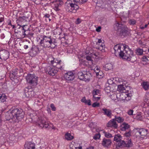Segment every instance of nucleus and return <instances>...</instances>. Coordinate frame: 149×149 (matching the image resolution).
<instances>
[{"instance_id":"33","label":"nucleus","mask_w":149,"mask_h":149,"mask_svg":"<svg viewBox=\"0 0 149 149\" xmlns=\"http://www.w3.org/2000/svg\"><path fill=\"white\" fill-rule=\"evenodd\" d=\"M92 57L87 56L86 57V59L89 63L90 65H91L93 64V60L92 59Z\"/></svg>"},{"instance_id":"41","label":"nucleus","mask_w":149,"mask_h":149,"mask_svg":"<svg viewBox=\"0 0 149 149\" xmlns=\"http://www.w3.org/2000/svg\"><path fill=\"white\" fill-rule=\"evenodd\" d=\"M84 74L81 72H79L78 73V76L80 80H82L84 78Z\"/></svg>"},{"instance_id":"34","label":"nucleus","mask_w":149,"mask_h":149,"mask_svg":"<svg viewBox=\"0 0 149 149\" xmlns=\"http://www.w3.org/2000/svg\"><path fill=\"white\" fill-rule=\"evenodd\" d=\"M81 101L82 102L84 103L85 104H87L88 105H91V101L90 100H86L85 97H83Z\"/></svg>"},{"instance_id":"59","label":"nucleus","mask_w":149,"mask_h":149,"mask_svg":"<svg viewBox=\"0 0 149 149\" xmlns=\"http://www.w3.org/2000/svg\"><path fill=\"white\" fill-rule=\"evenodd\" d=\"M71 145H70V149H77V147H75L73 145H72V147H71Z\"/></svg>"},{"instance_id":"45","label":"nucleus","mask_w":149,"mask_h":149,"mask_svg":"<svg viewBox=\"0 0 149 149\" xmlns=\"http://www.w3.org/2000/svg\"><path fill=\"white\" fill-rule=\"evenodd\" d=\"M50 16V15H49V14H47L45 15L44 17L46 18L45 19L46 21H47V22L48 21H50L51 20L49 18Z\"/></svg>"},{"instance_id":"26","label":"nucleus","mask_w":149,"mask_h":149,"mask_svg":"<svg viewBox=\"0 0 149 149\" xmlns=\"http://www.w3.org/2000/svg\"><path fill=\"white\" fill-rule=\"evenodd\" d=\"M91 75V74L89 72L87 73V72L84 74V78L82 79L83 80L85 81H89L90 80V78Z\"/></svg>"},{"instance_id":"10","label":"nucleus","mask_w":149,"mask_h":149,"mask_svg":"<svg viewBox=\"0 0 149 149\" xmlns=\"http://www.w3.org/2000/svg\"><path fill=\"white\" fill-rule=\"evenodd\" d=\"M5 117L7 120H12L13 122H16V120L15 118L12 110L8 111L5 113Z\"/></svg>"},{"instance_id":"62","label":"nucleus","mask_w":149,"mask_h":149,"mask_svg":"<svg viewBox=\"0 0 149 149\" xmlns=\"http://www.w3.org/2000/svg\"><path fill=\"white\" fill-rule=\"evenodd\" d=\"M3 18L2 17H1L0 18V22H2L3 21Z\"/></svg>"},{"instance_id":"56","label":"nucleus","mask_w":149,"mask_h":149,"mask_svg":"<svg viewBox=\"0 0 149 149\" xmlns=\"http://www.w3.org/2000/svg\"><path fill=\"white\" fill-rule=\"evenodd\" d=\"M79 3L82 4L86 2V1L84 0H79V1H77Z\"/></svg>"},{"instance_id":"54","label":"nucleus","mask_w":149,"mask_h":149,"mask_svg":"<svg viewBox=\"0 0 149 149\" xmlns=\"http://www.w3.org/2000/svg\"><path fill=\"white\" fill-rule=\"evenodd\" d=\"M81 22V20L80 19L78 18H77L76 20V21L75 22V23L76 24H78L80 23Z\"/></svg>"},{"instance_id":"19","label":"nucleus","mask_w":149,"mask_h":149,"mask_svg":"<svg viewBox=\"0 0 149 149\" xmlns=\"http://www.w3.org/2000/svg\"><path fill=\"white\" fill-rule=\"evenodd\" d=\"M39 50L38 47L35 46H33L31 49L30 51H29L30 54L32 56H36Z\"/></svg>"},{"instance_id":"49","label":"nucleus","mask_w":149,"mask_h":149,"mask_svg":"<svg viewBox=\"0 0 149 149\" xmlns=\"http://www.w3.org/2000/svg\"><path fill=\"white\" fill-rule=\"evenodd\" d=\"M100 106V104L99 103L95 102L92 104V107H99Z\"/></svg>"},{"instance_id":"58","label":"nucleus","mask_w":149,"mask_h":149,"mask_svg":"<svg viewBox=\"0 0 149 149\" xmlns=\"http://www.w3.org/2000/svg\"><path fill=\"white\" fill-rule=\"evenodd\" d=\"M101 27L99 26L96 29V31L97 32H100L101 31Z\"/></svg>"},{"instance_id":"60","label":"nucleus","mask_w":149,"mask_h":149,"mask_svg":"<svg viewBox=\"0 0 149 149\" xmlns=\"http://www.w3.org/2000/svg\"><path fill=\"white\" fill-rule=\"evenodd\" d=\"M97 56V55L95 54V53L93 54V55H92V57L93 58L95 57H96Z\"/></svg>"},{"instance_id":"63","label":"nucleus","mask_w":149,"mask_h":149,"mask_svg":"<svg viewBox=\"0 0 149 149\" xmlns=\"http://www.w3.org/2000/svg\"><path fill=\"white\" fill-rule=\"evenodd\" d=\"M26 18L25 17H23L21 18V19H24Z\"/></svg>"},{"instance_id":"5","label":"nucleus","mask_w":149,"mask_h":149,"mask_svg":"<svg viewBox=\"0 0 149 149\" xmlns=\"http://www.w3.org/2000/svg\"><path fill=\"white\" fill-rule=\"evenodd\" d=\"M38 77L35 74H29L26 77L27 82L33 86H36L38 84Z\"/></svg>"},{"instance_id":"15","label":"nucleus","mask_w":149,"mask_h":149,"mask_svg":"<svg viewBox=\"0 0 149 149\" xmlns=\"http://www.w3.org/2000/svg\"><path fill=\"white\" fill-rule=\"evenodd\" d=\"M111 143L112 141L110 139L104 138L102 140L101 144L104 147L108 148L111 146Z\"/></svg>"},{"instance_id":"35","label":"nucleus","mask_w":149,"mask_h":149,"mask_svg":"<svg viewBox=\"0 0 149 149\" xmlns=\"http://www.w3.org/2000/svg\"><path fill=\"white\" fill-rule=\"evenodd\" d=\"M122 137L119 134H116L115 136L114 140L116 142H118L121 140V138Z\"/></svg>"},{"instance_id":"1","label":"nucleus","mask_w":149,"mask_h":149,"mask_svg":"<svg viewBox=\"0 0 149 149\" xmlns=\"http://www.w3.org/2000/svg\"><path fill=\"white\" fill-rule=\"evenodd\" d=\"M115 53L118 54L123 59L134 62L136 60L135 56L133 54V51L131 49L127 48V45L125 44H117L114 47Z\"/></svg>"},{"instance_id":"46","label":"nucleus","mask_w":149,"mask_h":149,"mask_svg":"<svg viewBox=\"0 0 149 149\" xmlns=\"http://www.w3.org/2000/svg\"><path fill=\"white\" fill-rule=\"evenodd\" d=\"M19 26H18V25L16 26V29H15V33H18L19 32H22L21 29H18L17 28L19 27Z\"/></svg>"},{"instance_id":"20","label":"nucleus","mask_w":149,"mask_h":149,"mask_svg":"<svg viewBox=\"0 0 149 149\" xmlns=\"http://www.w3.org/2000/svg\"><path fill=\"white\" fill-rule=\"evenodd\" d=\"M98 44H101L100 46L99 47H97L96 48L99 49L102 52L104 51L105 45L102 42V40L101 39H99L98 42L96 43L97 45H98Z\"/></svg>"},{"instance_id":"17","label":"nucleus","mask_w":149,"mask_h":149,"mask_svg":"<svg viewBox=\"0 0 149 149\" xmlns=\"http://www.w3.org/2000/svg\"><path fill=\"white\" fill-rule=\"evenodd\" d=\"M64 77L67 80L71 81L74 79V76L72 72H68L65 74Z\"/></svg>"},{"instance_id":"39","label":"nucleus","mask_w":149,"mask_h":149,"mask_svg":"<svg viewBox=\"0 0 149 149\" xmlns=\"http://www.w3.org/2000/svg\"><path fill=\"white\" fill-rule=\"evenodd\" d=\"M61 29L59 28H57L54 31V34L55 35H60Z\"/></svg>"},{"instance_id":"37","label":"nucleus","mask_w":149,"mask_h":149,"mask_svg":"<svg viewBox=\"0 0 149 149\" xmlns=\"http://www.w3.org/2000/svg\"><path fill=\"white\" fill-rule=\"evenodd\" d=\"M112 65L110 63H107L105 65V68L107 70H111L112 68Z\"/></svg>"},{"instance_id":"9","label":"nucleus","mask_w":149,"mask_h":149,"mask_svg":"<svg viewBox=\"0 0 149 149\" xmlns=\"http://www.w3.org/2000/svg\"><path fill=\"white\" fill-rule=\"evenodd\" d=\"M79 8L77 5L73 3H68L65 6L66 10L69 12L75 13Z\"/></svg>"},{"instance_id":"2","label":"nucleus","mask_w":149,"mask_h":149,"mask_svg":"<svg viewBox=\"0 0 149 149\" xmlns=\"http://www.w3.org/2000/svg\"><path fill=\"white\" fill-rule=\"evenodd\" d=\"M30 122H35L36 125L40 127L45 128H49V123L45 120V119L41 117H38L35 113H31L30 115Z\"/></svg>"},{"instance_id":"14","label":"nucleus","mask_w":149,"mask_h":149,"mask_svg":"<svg viewBox=\"0 0 149 149\" xmlns=\"http://www.w3.org/2000/svg\"><path fill=\"white\" fill-rule=\"evenodd\" d=\"M0 55L1 59L5 61L6 60L9 56V53L8 51L4 49L0 51Z\"/></svg>"},{"instance_id":"64","label":"nucleus","mask_w":149,"mask_h":149,"mask_svg":"<svg viewBox=\"0 0 149 149\" xmlns=\"http://www.w3.org/2000/svg\"><path fill=\"white\" fill-rule=\"evenodd\" d=\"M94 148L93 147H91L89 148H88V149H93Z\"/></svg>"},{"instance_id":"30","label":"nucleus","mask_w":149,"mask_h":149,"mask_svg":"<svg viewBox=\"0 0 149 149\" xmlns=\"http://www.w3.org/2000/svg\"><path fill=\"white\" fill-rule=\"evenodd\" d=\"M142 87L145 90H147L149 88V82H143L142 84Z\"/></svg>"},{"instance_id":"40","label":"nucleus","mask_w":149,"mask_h":149,"mask_svg":"<svg viewBox=\"0 0 149 149\" xmlns=\"http://www.w3.org/2000/svg\"><path fill=\"white\" fill-rule=\"evenodd\" d=\"M115 121H117L118 123H120L122 122L123 120L120 117H117L116 116H115Z\"/></svg>"},{"instance_id":"43","label":"nucleus","mask_w":149,"mask_h":149,"mask_svg":"<svg viewBox=\"0 0 149 149\" xmlns=\"http://www.w3.org/2000/svg\"><path fill=\"white\" fill-rule=\"evenodd\" d=\"M81 63L84 66H88V65H90L89 63L87 61L83 60L81 61Z\"/></svg>"},{"instance_id":"51","label":"nucleus","mask_w":149,"mask_h":149,"mask_svg":"<svg viewBox=\"0 0 149 149\" xmlns=\"http://www.w3.org/2000/svg\"><path fill=\"white\" fill-rule=\"evenodd\" d=\"M143 59V61L146 62V63L147 62V61H148V59L147 57L146 56H143L142 58Z\"/></svg>"},{"instance_id":"38","label":"nucleus","mask_w":149,"mask_h":149,"mask_svg":"<svg viewBox=\"0 0 149 149\" xmlns=\"http://www.w3.org/2000/svg\"><path fill=\"white\" fill-rule=\"evenodd\" d=\"M103 133L104 134V136L107 138H109L113 137L112 134L109 132L103 131Z\"/></svg>"},{"instance_id":"23","label":"nucleus","mask_w":149,"mask_h":149,"mask_svg":"<svg viewBox=\"0 0 149 149\" xmlns=\"http://www.w3.org/2000/svg\"><path fill=\"white\" fill-rule=\"evenodd\" d=\"M53 60L51 61L50 63L54 67L56 66L57 65L59 64L61 62V61L60 60L54 58H53Z\"/></svg>"},{"instance_id":"28","label":"nucleus","mask_w":149,"mask_h":149,"mask_svg":"<svg viewBox=\"0 0 149 149\" xmlns=\"http://www.w3.org/2000/svg\"><path fill=\"white\" fill-rule=\"evenodd\" d=\"M118 142V143L117 146L118 147L121 148L126 147V143L123 140H121Z\"/></svg>"},{"instance_id":"21","label":"nucleus","mask_w":149,"mask_h":149,"mask_svg":"<svg viewBox=\"0 0 149 149\" xmlns=\"http://www.w3.org/2000/svg\"><path fill=\"white\" fill-rule=\"evenodd\" d=\"M107 126L108 127H113L115 128L117 127V125L114 119H113L109 121Z\"/></svg>"},{"instance_id":"11","label":"nucleus","mask_w":149,"mask_h":149,"mask_svg":"<svg viewBox=\"0 0 149 149\" xmlns=\"http://www.w3.org/2000/svg\"><path fill=\"white\" fill-rule=\"evenodd\" d=\"M45 70L47 73H48L49 75L51 76H54L57 72V70H56L54 67H51L50 66H48L46 67Z\"/></svg>"},{"instance_id":"36","label":"nucleus","mask_w":149,"mask_h":149,"mask_svg":"<svg viewBox=\"0 0 149 149\" xmlns=\"http://www.w3.org/2000/svg\"><path fill=\"white\" fill-rule=\"evenodd\" d=\"M136 53L137 55H141L143 54V49L140 48H137L136 50Z\"/></svg>"},{"instance_id":"3","label":"nucleus","mask_w":149,"mask_h":149,"mask_svg":"<svg viewBox=\"0 0 149 149\" xmlns=\"http://www.w3.org/2000/svg\"><path fill=\"white\" fill-rule=\"evenodd\" d=\"M56 42L55 39L44 36H43L42 39L41 40L40 44L44 48L50 47L51 48H54L56 45Z\"/></svg>"},{"instance_id":"47","label":"nucleus","mask_w":149,"mask_h":149,"mask_svg":"<svg viewBox=\"0 0 149 149\" xmlns=\"http://www.w3.org/2000/svg\"><path fill=\"white\" fill-rule=\"evenodd\" d=\"M22 35L24 36H28L29 33V30H27L26 31H22Z\"/></svg>"},{"instance_id":"24","label":"nucleus","mask_w":149,"mask_h":149,"mask_svg":"<svg viewBox=\"0 0 149 149\" xmlns=\"http://www.w3.org/2000/svg\"><path fill=\"white\" fill-rule=\"evenodd\" d=\"M130 128V126L127 123H123L121 126V130L122 131H126L128 130V131Z\"/></svg>"},{"instance_id":"32","label":"nucleus","mask_w":149,"mask_h":149,"mask_svg":"<svg viewBox=\"0 0 149 149\" xmlns=\"http://www.w3.org/2000/svg\"><path fill=\"white\" fill-rule=\"evenodd\" d=\"M65 138L68 140H71L73 139L74 137L70 133H67L65 134Z\"/></svg>"},{"instance_id":"16","label":"nucleus","mask_w":149,"mask_h":149,"mask_svg":"<svg viewBox=\"0 0 149 149\" xmlns=\"http://www.w3.org/2000/svg\"><path fill=\"white\" fill-rule=\"evenodd\" d=\"M52 3H53L54 5V9L56 11L59 10V7H60L63 3V1L60 0H55Z\"/></svg>"},{"instance_id":"4","label":"nucleus","mask_w":149,"mask_h":149,"mask_svg":"<svg viewBox=\"0 0 149 149\" xmlns=\"http://www.w3.org/2000/svg\"><path fill=\"white\" fill-rule=\"evenodd\" d=\"M115 29L117 31V33L122 37H124L127 35V28L121 24L116 23L114 25Z\"/></svg>"},{"instance_id":"13","label":"nucleus","mask_w":149,"mask_h":149,"mask_svg":"<svg viewBox=\"0 0 149 149\" xmlns=\"http://www.w3.org/2000/svg\"><path fill=\"white\" fill-rule=\"evenodd\" d=\"M26 97H31L34 96L35 93L31 88H26L24 89Z\"/></svg>"},{"instance_id":"7","label":"nucleus","mask_w":149,"mask_h":149,"mask_svg":"<svg viewBox=\"0 0 149 149\" xmlns=\"http://www.w3.org/2000/svg\"><path fill=\"white\" fill-rule=\"evenodd\" d=\"M17 69H15L11 71L9 73L10 79L12 81V83L13 85H16L19 81L17 79Z\"/></svg>"},{"instance_id":"50","label":"nucleus","mask_w":149,"mask_h":149,"mask_svg":"<svg viewBox=\"0 0 149 149\" xmlns=\"http://www.w3.org/2000/svg\"><path fill=\"white\" fill-rule=\"evenodd\" d=\"M100 98V97H96V96H93V100L94 101H97L99 100Z\"/></svg>"},{"instance_id":"8","label":"nucleus","mask_w":149,"mask_h":149,"mask_svg":"<svg viewBox=\"0 0 149 149\" xmlns=\"http://www.w3.org/2000/svg\"><path fill=\"white\" fill-rule=\"evenodd\" d=\"M117 90L119 92L123 93L122 94L120 95V96L124 95L125 97H128L130 98L131 96L132 95V94L131 93V91L126 90L123 85H122L118 86Z\"/></svg>"},{"instance_id":"22","label":"nucleus","mask_w":149,"mask_h":149,"mask_svg":"<svg viewBox=\"0 0 149 149\" xmlns=\"http://www.w3.org/2000/svg\"><path fill=\"white\" fill-rule=\"evenodd\" d=\"M102 110L103 111L104 114L110 118H111L112 115V111L109 109L103 108Z\"/></svg>"},{"instance_id":"42","label":"nucleus","mask_w":149,"mask_h":149,"mask_svg":"<svg viewBox=\"0 0 149 149\" xmlns=\"http://www.w3.org/2000/svg\"><path fill=\"white\" fill-rule=\"evenodd\" d=\"M100 136L101 135L100 134H96L93 137V139L95 140L98 139L100 138Z\"/></svg>"},{"instance_id":"25","label":"nucleus","mask_w":149,"mask_h":149,"mask_svg":"<svg viewBox=\"0 0 149 149\" xmlns=\"http://www.w3.org/2000/svg\"><path fill=\"white\" fill-rule=\"evenodd\" d=\"M33 46V45L32 42H30L29 41H27V42L24 45V48L25 49H26L29 48H30L31 49Z\"/></svg>"},{"instance_id":"57","label":"nucleus","mask_w":149,"mask_h":149,"mask_svg":"<svg viewBox=\"0 0 149 149\" xmlns=\"http://www.w3.org/2000/svg\"><path fill=\"white\" fill-rule=\"evenodd\" d=\"M50 107L51 108L52 110L53 111H55L56 110V108L55 107L54 104H51L50 105Z\"/></svg>"},{"instance_id":"31","label":"nucleus","mask_w":149,"mask_h":149,"mask_svg":"<svg viewBox=\"0 0 149 149\" xmlns=\"http://www.w3.org/2000/svg\"><path fill=\"white\" fill-rule=\"evenodd\" d=\"M6 97L5 94L0 93V102H4L6 101Z\"/></svg>"},{"instance_id":"61","label":"nucleus","mask_w":149,"mask_h":149,"mask_svg":"<svg viewBox=\"0 0 149 149\" xmlns=\"http://www.w3.org/2000/svg\"><path fill=\"white\" fill-rule=\"evenodd\" d=\"M33 33H31L30 32H29V34L28 36H33Z\"/></svg>"},{"instance_id":"52","label":"nucleus","mask_w":149,"mask_h":149,"mask_svg":"<svg viewBox=\"0 0 149 149\" xmlns=\"http://www.w3.org/2000/svg\"><path fill=\"white\" fill-rule=\"evenodd\" d=\"M133 110H130L127 112L128 114L130 115H133Z\"/></svg>"},{"instance_id":"44","label":"nucleus","mask_w":149,"mask_h":149,"mask_svg":"<svg viewBox=\"0 0 149 149\" xmlns=\"http://www.w3.org/2000/svg\"><path fill=\"white\" fill-rule=\"evenodd\" d=\"M130 130H129L128 132H126L124 134V136L126 137H128L131 135V132Z\"/></svg>"},{"instance_id":"29","label":"nucleus","mask_w":149,"mask_h":149,"mask_svg":"<svg viewBox=\"0 0 149 149\" xmlns=\"http://www.w3.org/2000/svg\"><path fill=\"white\" fill-rule=\"evenodd\" d=\"M17 28L19 29H21L22 32V31H26L27 30H29L28 26L27 25H24L22 26L19 25V27Z\"/></svg>"},{"instance_id":"48","label":"nucleus","mask_w":149,"mask_h":149,"mask_svg":"<svg viewBox=\"0 0 149 149\" xmlns=\"http://www.w3.org/2000/svg\"><path fill=\"white\" fill-rule=\"evenodd\" d=\"M131 146V140H129L127 142V143H126V147H129Z\"/></svg>"},{"instance_id":"53","label":"nucleus","mask_w":149,"mask_h":149,"mask_svg":"<svg viewBox=\"0 0 149 149\" xmlns=\"http://www.w3.org/2000/svg\"><path fill=\"white\" fill-rule=\"evenodd\" d=\"M136 23L135 20H130V24H134Z\"/></svg>"},{"instance_id":"6","label":"nucleus","mask_w":149,"mask_h":149,"mask_svg":"<svg viewBox=\"0 0 149 149\" xmlns=\"http://www.w3.org/2000/svg\"><path fill=\"white\" fill-rule=\"evenodd\" d=\"M12 111L16 122L21 120L24 117V113L22 109H14Z\"/></svg>"},{"instance_id":"12","label":"nucleus","mask_w":149,"mask_h":149,"mask_svg":"<svg viewBox=\"0 0 149 149\" xmlns=\"http://www.w3.org/2000/svg\"><path fill=\"white\" fill-rule=\"evenodd\" d=\"M134 130H136V133H139V135L142 137H144L147 135L148 130L144 128H136Z\"/></svg>"},{"instance_id":"27","label":"nucleus","mask_w":149,"mask_h":149,"mask_svg":"<svg viewBox=\"0 0 149 149\" xmlns=\"http://www.w3.org/2000/svg\"><path fill=\"white\" fill-rule=\"evenodd\" d=\"M101 91L100 90L97 89H94L92 92L93 96H95L96 95L100 96V95Z\"/></svg>"},{"instance_id":"55","label":"nucleus","mask_w":149,"mask_h":149,"mask_svg":"<svg viewBox=\"0 0 149 149\" xmlns=\"http://www.w3.org/2000/svg\"><path fill=\"white\" fill-rule=\"evenodd\" d=\"M136 118L137 119L139 120H141L142 119V117L141 116V115H139V114L138 115L136 116Z\"/></svg>"},{"instance_id":"18","label":"nucleus","mask_w":149,"mask_h":149,"mask_svg":"<svg viewBox=\"0 0 149 149\" xmlns=\"http://www.w3.org/2000/svg\"><path fill=\"white\" fill-rule=\"evenodd\" d=\"M35 144L31 142H27L24 145L25 149H34Z\"/></svg>"}]
</instances>
